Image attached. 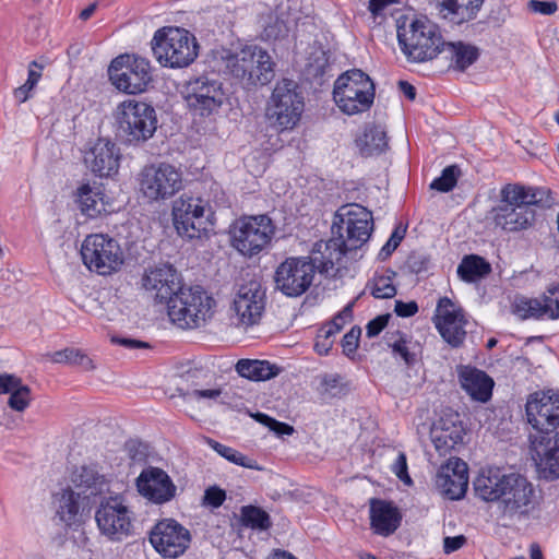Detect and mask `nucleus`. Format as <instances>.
<instances>
[{"instance_id": "39448f33", "label": "nucleus", "mask_w": 559, "mask_h": 559, "mask_svg": "<svg viewBox=\"0 0 559 559\" xmlns=\"http://www.w3.org/2000/svg\"><path fill=\"white\" fill-rule=\"evenodd\" d=\"M215 300L201 286L183 287L167 305L170 321L180 329H198L212 318Z\"/></svg>"}, {"instance_id": "473e14b6", "label": "nucleus", "mask_w": 559, "mask_h": 559, "mask_svg": "<svg viewBox=\"0 0 559 559\" xmlns=\"http://www.w3.org/2000/svg\"><path fill=\"white\" fill-rule=\"evenodd\" d=\"M439 55L449 61L448 69L455 71H465L479 57V49L464 41H442Z\"/></svg>"}, {"instance_id": "58836bf2", "label": "nucleus", "mask_w": 559, "mask_h": 559, "mask_svg": "<svg viewBox=\"0 0 559 559\" xmlns=\"http://www.w3.org/2000/svg\"><path fill=\"white\" fill-rule=\"evenodd\" d=\"M255 45L246 46L239 52L226 58V68L237 79L246 80L249 84V74L254 59Z\"/></svg>"}, {"instance_id": "774afa93", "label": "nucleus", "mask_w": 559, "mask_h": 559, "mask_svg": "<svg viewBox=\"0 0 559 559\" xmlns=\"http://www.w3.org/2000/svg\"><path fill=\"white\" fill-rule=\"evenodd\" d=\"M397 248V242L394 240H388L381 248L378 258L382 261L386 260Z\"/></svg>"}, {"instance_id": "c9c22d12", "label": "nucleus", "mask_w": 559, "mask_h": 559, "mask_svg": "<svg viewBox=\"0 0 559 559\" xmlns=\"http://www.w3.org/2000/svg\"><path fill=\"white\" fill-rule=\"evenodd\" d=\"M254 55L253 67L249 74V84L265 85L275 76V62L266 50L257 45Z\"/></svg>"}, {"instance_id": "c756f323", "label": "nucleus", "mask_w": 559, "mask_h": 559, "mask_svg": "<svg viewBox=\"0 0 559 559\" xmlns=\"http://www.w3.org/2000/svg\"><path fill=\"white\" fill-rule=\"evenodd\" d=\"M347 251L350 250L345 246L343 235H340L337 238L334 237L328 241L317 242L312 258L309 261L314 264V270L328 273L336 264H340Z\"/></svg>"}, {"instance_id": "13d9d810", "label": "nucleus", "mask_w": 559, "mask_h": 559, "mask_svg": "<svg viewBox=\"0 0 559 559\" xmlns=\"http://www.w3.org/2000/svg\"><path fill=\"white\" fill-rule=\"evenodd\" d=\"M44 66L34 60L28 64L27 86L35 87L43 75Z\"/></svg>"}, {"instance_id": "49530a36", "label": "nucleus", "mask_w": 559, "mask_h": 559, "mask_svg": "<svg viewBox=\"0 0 559 559\" xmlns=\"http://www.w3.org/2000/svg\"><path fill=\"white\" fill-rule=\"evenodd\" d=\"M329 67V58L325 51L319 49L314 51L309 58L307 64V72L313 78H321L325 74L326 68Z\"/></svg>"}, {"instance_id": "4d7b16f0", "label": "nucleus", "mask_w": 559, "mask_h": 559, "mask_svg": "<svg viewBox=\"0 0 559 559\" xmlns=\"http://www.w3.org/2000/svg\"><path fill=\"white\" fill-rule=\"evenodd\" d=\"M527 7L535 13L550 15L557 11V3L554 1L530 0Z\"/></svg>"}, {"instance_id": "393cba45", "label": "nucleus", "mask_w": 559, "mask_h": 559, "mask_svg": "<svg viewBox=\"0 0 559 559\" xmlns=\"http://www.w3.org/2000/svg\"><path fill=\"white\" fill-rule=\"evenodd\" d=\"M435 483L442 496L451 500L463 498L468 486L467 464L459 457H450L438 469Z\"/></svg>"}, {"instance_id": "dca6fc26", "label": "nucleus", "mask_w": 559, "mask_h": 559, "mask_svg": "<svg viewBox=\"0 0 559 559\" xmlns=\"http://www.w3.org/2000/svg\"><path fill=\"white\" fill-rule=\"evenodd\" d=\"M265 288L258 280L241 284L234 297L231 310L235 325L250 328L258 324L265 309Z\"/></svg>"}, {"instance_id": "f3484780", "label": "nucleus", "mask_w": 559, "mask_h": 559, "mask_svg": "<svg viewBox=\"0 0 559 559\" xmlns=\"http://www.w3.org/2000/svg\"><path fill=\"white\" fill-rule=\"evenodd\" d=\"M181 173L170 164L145 166L139 179L140 191L151 201L173 197L181 188Z\"/></svg>"}, {"instance_id": "864d4df0", "label": "nucleus", "mask_w": 559, "mask_h": 559, "mask_svg": "<svg viewBox=\"0 0 559 559\" xmlns=\"http://www.w3.org/2000/svg\"><path fill=\"white\" fill-rule=\"evenodd\" d=\"M226 499V493L218 487H210L205 490L203 501L213 508L221 507Z\"/></svg>"}, {"instance_id": "0eeeda50", "label": "nucleus", "mask_w": 559, "mask_h": 559, "mask_svg": "<svg viewBox=\"0 0 559 559\" xmlns=\"http://www.w3.org/2000/svg\"><path fill=\"white\" fill-rule=\"evenodd\" d=\"M333 98L341 111L346 115L364 112L373 104L374 84L361 70H348L336 79Z\"/></svg>"}, {"instance_id": "680f3d73", "label": "nucleus", "mask_w": 559, "mask_h": 559, "mask_svg": "<svg viewBox=\"0 0 559 559\" xmlns=\"http://www.w3.org/2000/svg\"><path fill=\"white\" fill-rule=\"evenodd\" d=\"M78 355V349L75 348H64L62 350L55 352L49 355L50 360L52 362L61 364V362H71V358Z\"/></svg>"}, {"instance_id": "f704fd0d", "label": "nucleus", "mask_w": 559, "mask_h": 559, "mask_svg": "<svg viewBox=\"0 0 559 559\" xmlns=\"http://www.w3.org/2000/svg\"><path fill=\"white\" fill-rule=\"evenodd\" d=\"M355 143L364 157L379 155L388 147L386 134L379 126H367Z\"/></svg>"}, {"instance_id": "09e8293b", "label": "nucleus", "mask_w": 559, "mask_h": 559, "mask_svg": "<svg viewBox=\"0 0 559 559\" xmlns=\"http://www.w3.org/2000/svg\"><path fill=\"white\" fill-rule=\"evenodd\" d=\"M409 342L402 335H399L393 342H389L394 356H400L407 366H413L416 362V355L409 350Z\"/></svg>"}, {"instance_id": "f03ea898", "label": "nucleus", "mask_w": 559, "mask_h": 559, "mask_svg": "<svg viewBox=\"0 0 559 559\" xmlns=\"http://www.w3.org/2000/svg\"><path fill=\"white\" fill-rule=\"evenodd\" d=\"M528 423L537 431L532 440L534 459L548 477H559V393L554 390L535 392L526 402Z\"/></svg>"}, {"instance_id": "1a4fd4ad", "label": "nucleus", "mask_w": 559, "mask_h": 559, "mask_svg": "<svg viewBox=\"0 0 559 559\" xmlns=\"http://www.w3.org/2000/svg\"><path fill=\"white\" fill-rule=\"evenodd\" d=\"M305 102L294 80L277 82L267 104L266 117L278 131L292 130L300 120Z\"/></svg>"}, {"instance_id": "72a5a7b5", "label": "nucleus", "mask_w": 559, "mask_h": 559, "mask_svg": "<svg viewBox=\"0 0 559 559\" xmlns=\"http://www.w3.org/2000/svg\"><path fill=\"white\" fill-rule=\"evenodd\" d=\"M484 0H440L439 12L444 19L462 24L476 17Z\"/></svg>"}, {"instance_id": "a18cd8bd", "label": "nucleus", "mask_w": 559, "mask_h": 559, "mask_svg": "<svg viewBox=\"0 0 559 559\" xmlns=\"http://www.w3.org/2000/svg\"><path fill=\"white\" fill-rule=\"evenodd\" d=\"M345 392L343 378L337 373H325L320 378V393L325 397L341 396Z\"/></svg>"}, {"instance_id": "ddd939ff", "label": "nucleus", "mask_w": 559, "mask_h": 559, "mask_svg": "<svg viewBox=\"0 0 559 559\" xmlns=\"http://www.w3.org/2000/svg\"><path fill=\"white\" fill-rule=\"evenodd\" d=\"M183 95L189 110L201 117L216 112L226 100L223 83L207 74L191 79L185 86Z\"/></svg>"}, {"instance_id": "aec40b11", "label": "nucleus", "mask_w": 559, "mask_h": 559, "mask_svg": "<svg viewBox=\"0 0 559 559\" xmlns=\"http://www.w3.org/2000/svg\"><path fill=\"white\" fill-rule=\"evenodd\" d=\"M150 543L164 558L176 559L182 556L191 543L190 532L173 519H166L152 528Z\"/></svg>"}, {"instance_id": "de8ad7c7", "label": "nucleus", "mask_w": 559, "mask_h": 559, "mask_svg": "<svg viewBox=\"0 0 559 559\" xmlns=\"http://www.w3.org/2000/svg\"><path fill=\"white\" fill-rule=\"evenodd\" d=\"M29 402L31 389L22 383L15 391L10 394L8 404L12 409L16 412H23L28 407Z\"/></svg>"}, {"instance_id": "cd10ccee", "label": "nucleus", "mask_w": 559, "mask_h": 559, "mask_svg": "<svg viewBox=\"0 0 559 559\" xmlns=\"http://www.w3.org/2000/svg\"><path fill=\"white\" fill-rule=\"evenodd\" d=\"M120 150L109 139H98L85 156L90 169L99 177H110L119 169Z\"/></svg>"}, {"instance_id": "8fccbe9b", "label": "nucleus", "mask_w": 559, "mask_h": 559, "mask_svg": "<svg viewBox=\"0 0 559 559\" xmlns=\"http://www.w3.org/2000/svg\"><path fill=\"white\" fill-rule=\"evenodd\" d=\"M254 418L270 427L271 430H273L276 435L278 436H283V435H292L294 432V428L285 423H281V421H277L276 419L265 415V414H262V413H257L254 415Z\"/></svg>"}, {"instance_id": "a19ab883", "label": "nucleus", "mask_w": 559, "mask_h": 559, "mask_svg": "<svg viewBox=\"0 0 559 559\" xmlns=\"http://www.w3.org/2000/svg\"><path fill=\"white\" fill-rule=\"evenodd\" d=\"M207 444L221 456L225 457L227 461L250 469H261L255 460L249 459L243 455L241 452L222 444L213 439H207Z\"/></svg>"}, {"instance_id": "4c0bfd02", "label": "nucleus", "mask_w": 559, "mask_h": 559, "mask_svg": "<svg viewBox=\"0 0 559 559\" xmlns=\"http://www.w3.org/2000/svg\"><path fill=\"white\" fill-rule=\"evenodd\" d=\"M491 272L490 264L476 254L465 255L457 266L459 277L467 283L484 278Z\"/></svg>"}, {"instance_id": "79ce46f5", "label": "nucleus", "mask_w": 559, "mask_h": 559, "mask_svg": "<svg viewBox=\"0 0 559 559\" xmlns=\"http://www.w3.org/2000/svg\"><path fill=\"white\" fill-rule=\"evenodd\" d=\"M386 273L385 275H376L366 286L374 298H393L396 295V287L393 285L396 273L393 271Z\"/></svg>"}, {"instance_id": "e433bc0d", "label": "nucleus", "mask_w": 559, "mask_h": 559, "mask_svg": "<svg viewBox=\"0 0 559 559\" xmlns=\"http://www.w3.org/2000/svg\"><path fill=\"white\" fill-rule=\"evenodd\" d=\"M236 371L242 378L264 381L277 376L280 368L266 360L240 359L236 364Z\"/></svg>"}, {"instance_id": "c03bdc74", "label": "nucleus", "mask_w": 559, "mask_h": 559, "mask_svg": "<svg viewBox=\"0 0 559 559\" xmlns=\"http://www.w3.org/2000/svg\"><path fill=\"white\" fill-rule=\"evenodd\" d=\"M459 175V166L450 165L442 170L440 177L431 181L429 187L439 192H449L456 186Z\"/></svg>"}, {"instance_id": "052dcab7", "label": "nucleus", "mask_w": 559, "mask_h": 559, "mask_svg": "<svg viewBox=\"0 0 559 559\" xmlns=\"http://www.w3.org/2000/svg\"><path fill=\"white\" fill-rule=\"evenodd\" d=\"M466 543V538L463 535L453 537H445L443 540V550L445 554H451L459 550Z\"/></svg>"}, {"instance_id": "c85d7f7f", "label": "nucleus", "mask_w": 559, "mask_h": 559, "mask_svg": "<svg viewBox=\"0 0 559 559\" xmlns=\"http://www.w3.org/2000/svg\"><path fill=\"white\" fill-rule=\"evenodd\" d=\"M68 487L95 503L104 498V493L108 491V483L105 476L95 466L76 468L71 475V485Z\"/></svg>"}, {"instance_id": "bf43d9fd", "label": "nucleus", "mask_w": 559, "mask_h": 559, "mask_svg": "<svg viewBox=\"0 0 559 559\" xmlns=\"http://www.w3.org/2000/svg\"><path fill=\"white\" fill-rule=\"evenodd\" d=\"M418 306L415 301L404 302L402 300L395 301L394 312L402 318H407L416 314Z\"/></svg>"}, {"instance_id": "a211bd4d", "label": "nucleus", "mask_w": 559, "mask_h": 559, "mask_svg": "<svg viewBox=\"0 0 559 559\" xmlns=\"http://www.w3.org/2000/svg\"><path fill=\"white\" fill-rule=\"evenodd\" d=\"M346 228V239H344L347 249L355 250L365 243L372 230V214L366 207L359 204L343 205L336 213L333 227Z\"/></svg>"}, {"instance_id": "2eb2a0df", "label": "nucleus", "mask_w": 559, "mask_h": 559, "mask_svg": "<svg viewBox=\"0 0 559 559\" xmlns=\"http://www.w3.org/2000/svg\"><path fill=\"white\" fill-rule=\"evenodd\" d=\"M209 214L211 207L201 198L183 194L173 205L174 226L179 236L188 239L201 238L206 230Z\"/></svg>"}, {"instance_id": "f8f14e48", "label": "nucleus", "mask_w": 559, "mask_h": 559, "mask_svg": "<svg viewBox=\"0 0 559 559\" xmlns=\"http://www.w3.org/2000/svg\"><path fill=\"white\" fill-rule=\"evenodd\" d=\"M81 255L86 267L100 275L111 274L123 264V252L118 241L103 234L87 236L82 243Z\"/></svg>"}, {"instance_id": "9d476101", "label": "nucleus", "mask_w": 559, "mask_h": 559, "mask_svg": "<svg viewBox=\"0 0 559 559\" xmlns=\"http://www.w3.org/2000/svg\"><path fill=\"white\" fill-rule=\"evenodd\" d=\"M112 85L127 94H139L147 90L152 82L150 62L139 56L120 55L108 68Z\"/></svg>"}, {"instance_id": "6e6d98bb", "label": "nucleus", "mask_w": 559, "mask_h": 559, "mask_svg": "<svg viewBox=\"0 0 559 559\" xmlns=\"http://www.w3.org/2000/svg\"><path fill=\"white\" fill-rule=\"evenodd\" d=\"M390 314L378 316L368 322L366 326V334L368 337H374L379 335L382 330L388 325Z\"/></svg>"}, {"instance_id": "6ab92c4d", "label": "nucleus", "mask_w": 559, "mask_h": 559, "mask_svg": "<svg viewBox=\"0 0 559 559\" xmlns=\"http://www.w3.org/2000/svg\"><path fill=\"white\" fill-rule=\"evenodd\" d=\"M314 273V264L306 258H288L276 269V288L289 297L300 296L310 287Z\"/></svg>"}, {"instance_id": "5701e85b", "label": "nucleus", "mask_w": 559, "mask_h": 559, "mask_svg": "<svg viewBox=\"0 0 559 559\" xmlns=\"http://www.w3.org/2000/svg\"><path fill=\"white\" fill-rule=\"evenodd\" d=\"M512 312L521 320L559 319V285L548 288L542 298L516 296L512 304Z\"/></svg>"}, {"instance_id": "5fc2aeb1", "label": "nucleus", "mask_w": 559, "mask_h": 559, "mask_svg": "<svg viewBox=\"0 0 559 559\" xmlns=\"http://www.w3.org/2000/svg\"><path fill=\"white\" fill-rule=\"evenodd\" d=\"M21 384H22L21 378L16 377L14 374H9V373L0 374V394H11Z\"/></svg>"}, {"instance_id": "4be33fe9", "label": "nucleus", "mask_w": 559, "mask_h": 559, "mask_svg": "<svg viewBox=\"0 0 559 559\" xmlns=\"http://www.w3.org/2000/svg\"><path fill=\"white\" fill-rule=\"evenodd\" d=\"M142 287L151 294L155 301L168 305L181 285L180 275L169 264H160L145 271Z\"/></svg>"}, {"instance_id": "4468645a", "label": "nucleus", "mask_w": 559, "mask_h": 559, "mask_svg": "<svg viewBox=\"0 0 559 559\" xmlns=\"http://www.w3.org/2000/svg\"><path fill=\"white\" fill-rule=\"evenodd\" d=\"M95 521L102 535L111 542H122L132 534L131 511L118 496L102 498Z\"/></svg>"}, {"instance_id": "ea45409f", "label": "nucleus", "mask_w": 559, "mask_h": 559, "mask_svg": "<svg viewBox=\"0 0 559 559\" xmlns=\"http://www.w3.org/2000/svg\"><path fill=\"white\" fill-rule=\"evenodd\" d=\"M76 198L82 213L90 217H95L105 211L98 188H93L88 183L82 185L78 188Z\"/></svg>"}, {"instance_id": "2f4dec72", "label": "nucleus", "mask_w": 559, "mask_h": 559, "mask_svg": "<svg viewBox=\"0 0 559 559\" xmlns=\"http://www.w3.org/2000/svg\"><path fill=\"white\" fill-rule=\"evenodd\" d=\"M401 514L392 503L380 499L370 502V524L376 534L389 536L400 526Z\"/></svg>"}, {"instance_id": "412c9836", "label": "nucleus", "mask_w": 559, "mask_h": 559, "mask_svg": "<svg viewBox=\"0 0 559 559\" xmlns=\"http://www.w3.org/2000/svg\"><path fill=\"white\" fill-rule=\"evenodd\" d=\"M435 324L442 338L452 347H460L466 336L467 323L464 310L450 298L442 297L437 304Z\"/></svg>"}, {"instance_id": "37998d69", "label": "nucleus", "mask_w": 559, "mask_h": 559, "mask_svg": "<svg viewBox=\"0 0 559 559\" xmlns=\"http://www.w3.org/2000/svg\"><path fill=\"white\" fill-rule=\"evenodd\" d=\"M241 516L243 524L251 528L267 530L272 525L270 515L258 507H243L241 510Z\"/></svg>"}, {"instance_id": "f257e3e1", "label": "nucleus", "mask_w": 559, "mask_h": 559, "mask_svg": "<svg viewBox=\"0 0 559 559\" xmlns=\"http://www.w3.org/2000/svg\"><path fill=\"white\" fill-rule=\"evenodd\" d=\"M476 495L485 501H499L502 518L526 521L538 506L534 486L522 475L503 474L499 468L481 472L474 480Z\"/></svg>"}, {"instance_id": "6e6552de", "label": "nucleus", "mask_w": 559, "mask_h": 559, "mask_svg": "<svg viewBox=\"0 0 559 559\" xmlns=\"http://www.w3.org/2000/svg\"><path fill=\"white\" fill-rule=\"evenodd\" d=\"M116 119L118 135L129 144L146 142L157 129L156 111L144 102H122L117 108Z\"/></svg>"}, {"instance_id": "e2e57ef3", "label": "nucleus", "mask_w": 559, "mask_h": 559, "mask_svg": "<svg viewBox=\"0 0 559 559\" xmlns=\"http://www.w3.org/2000/svg\"><path fill=\"white\" fill-rule=\"evenodd\" d=\"M333 344L334 340H328L318 333L314 342V350L319 355H328Z\"/></svg>"}, {"instance_id": "20e7f679", "label": "nucleus", "mask_w": 559, "mask_h": 559, "mask_svg": "<svg viewBox=\"0 0 559 559\" xmlns=\"http://www.w3.org/2000/svg\"><path fill=\"white\" fill-rule=\"evenodd\" d=\"M397 40L403 53L413 62L435 59L443 41L437 25L428 20L407 16L397 20Z\"/></svg>"}, {"instance_id": "423d86ee", "label": "nucleus", "mask_w": 559, "mask_h": 559, "mask_svg": "<svg viewBox=\"0 0 559 559\" xmlns=\"http://www.w3.org/2000/svg\"><path fill=\"white\" fill-rule=\"evenodd\" d=\"M156 60L171 69L190 66L199 55V44L193 34L181 27L158 29L152 40Z\"/></svg>"}, {"instance_id": "3c124183", "label": "nucleus", "mask_w": 559, "mask_h": 559, "mask_svg": "<svg viewBox=\"0 0 559 559\" xmlns=\"http://www.w3.org/2000/svg\"><path fill=\"white\" fill-rule=\"evenodd\" d=\"M360 334L361 329L355 325L343 336L342 347L346 356H349L356 352Z\"/></svg>"}, {"instance_id": "603ef678", "label": "nucleus", "mask_w": 559, "mask_h": 559, "mask_svg": "<svg viewBox=\"0 0 559 559\" xmlns=\"http://www.w3.org/2000/svg\"><path fill=\"white\" fill-rule=\"evenodd\" d=\"M392 472L396 475V477L402 480L406 485L412 484V479L407 472V460L406 455L403 452H400L395 462L392 465Z\"/></svg>"}, {"instance_id": "338daca9", "label": "nucleus", "mask_w": 559, "mask_h": 559, "mask_svg": "<svg viewBox=\"0 0 559 559\" xmlns=\"http://www.w3.org/2000/svg\"><path fill=\"white\" fill-rule=\"evenodd\" d=\"M34 88L35 87H28L27 83L25 82L23 85L14 90L13 94L15 99H17L20 103H25L32 96Z\"/></svg>"}, {"instance_id": "0e129e2a", "label": "nucleus", "mask_w": 559, "mask_h": 559, "mask_svg": "<svg viewBox=\"0 0 559 559\" xmlns=\"http://www.w3.org/2000/svg\"><path fill=\"white\" fill-rule=\"evenodd\" d=\"M112 342L130 349L148 347V344L145 342L128 337H114Z\"/></svg>"}, {"instance_id": "bb28decb", "label": "nucleus", "mask_w": 559, "mask_h": 559, "mask_svg": "<svg viewBox=\"0 0 559 559\" xmlns=\"http://www.w3.org/2000/svg\"><path fill=\"white\" fill-rule=\"evenodd\" d=\"M139 492L155 503H164L174 498L176 486L166 472L148 467L136 479Z\"/></svg>"}, {"instance_id": "69168bd1", "label": "nucleus", "mask_w": 559, "mask_h": 559, "mask_svg": "<svg viewBox=\"0 0 559 559\" xmlns=\"http://www.w3.org/2000/svg\"><path fill=\"white\" fill-rule=\"evenodd\" d=\"M222 394L219 389H209V390H193L191 393L183 394V396H192L195 399H217Z\"/></svg>"}, {"instance_id": "9b49d317", "label": "nucleus", "mask_w": 559, "mask_h": 559, "mask_svg": "<svg viewBox=\"0 0 559 559\" xmlns=\"http://www.w3.org/2000/svg\"><path fill=\"white\" fill-rule=\"evenodd\" d=\"M274 230L267 215L245 217L239 219L230 231L231 245L241 254L253 257L271 242Z\"/></svg>"}, {"instance_id": "7ed1b4c3", "label": "nucleus", "mask_w": 559, "mask_h": 559, "mask_svg": "<svg viewBox=\"0 0 559 559\" xmlns=\"http://www.w3.org/2000/svg\"><path fill=\"white\" fill-rule=\"evenodd\" d=\"M554 203L548 189L507 185L501 190L500 203L491 211V218L496 227L516 233L533 226L536 216L533 206L550 207Z\"/></svg>"}, {"instance_id": "a878e982", "label": "nucleus", "mask_w": 559, "mask_h": 559, "mask_svg": "<svg viewBox=\"0 0 559 559\" xmlns=\"http://www.w3.org/2000/svg\"><path fill=\"white\" fill-rule=\"evenodd\" d=\"M465 431L460 415L454 412L444 413L430 429V438L436 450L444 455L463 442Z\"/></svg>"}, {"instance_id": "b1692460", "label": "nucleus", "mask_w": 559, "mask_h": 559, "mask_svg": "<svg viewBox=\"0 0 559 559\" xmlns=\"http://www.w3.org/2000/svg\"><path fill=\"white\" fill-rule=\"evenodd\" d=\"M96 503L67 487L53 495L56 516L68 527L81 525Z\"/></svg>"}, {"instance_id": "7c9ffc66", "label": "nucleus", "mask_w": 559, "mask_h": 559, "mask_svg": "<svg viewBox=\"0 0 559 559\" xmlns=\"http://www.w3.org/2000/svg\"><path fill=\"white\" fill-rule=\"evenodd\" d=\"M459 381L473 400L485 403L491 397L493 381L486 372L472 367H462L459 370Z\"/></svg>"}]
</instances>
